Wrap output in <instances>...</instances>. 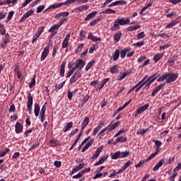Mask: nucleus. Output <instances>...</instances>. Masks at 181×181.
I'll return each instance as SVG.
<instances>
[{
	"mask_svg": "<svg viewBox=\"0 0 181 181\" xmlns=\"http://www.w3.org/2000/svg\"><path fill=\"white\" fill-rule=\"evenodd\" d=\"M76 65L78 66V69H76V71H81V70L84 69V66H86V62L83 61V59H78L76 61Z\"/></svg>",
	"mask_w": 181,
	"mask_h": 181,
	"instance_id": "7",
	"label": "nucleus"
},
{
	"mask_svg": "<svg viewBox=\"0 0 181 181\" xmlns=\"http://www.w3.org/2000/svg\"><path fill=\"white\" fill-rule=\"evenodd\" d=\"M16 134H21L23 131V125L21 122H17L15 125Z\"/></svg>",
	"mask_w": 181,
	"mask_h": 181,
	"instance_id": "12",
	"label": "nucleus"
},
{
	"mask_svg": "<svg viewBox=\"0 0 181 181\" xmlns=\"http://www.w3.org/2000/svg\"><path fill=\"white\" fill-rule=\"evenodd\" d=\"M9 42H11V40H9V39L4 38V41H2L0 45V47L1 49H5V47L6 46V45H8V43H9Z\"/></svg>",
	"mask_w": 181,
	"mask_h": 181,
	"instance_id": "37",
	"label": "nucleus"
},
{
	"mask_svg": "<svg viewBox=\"0 0 181 181\" xmlns=\"http://www.w3.org/2000/svg\"><path fill=\"white\" fill-rule=\"evenodd\" d=\"M131 22V19L129 18H127L126 20L125 18H117L115 20L113 26L110 28V30H112L113 32H115L116 30H118L120 28L119 25L121 26H124V25H128Z\"/></svg>",
	"mask_w": 181,
	"mask_h": 181,
	"instance_id": "1",
	"label": "nucleus"
},
{
	"mask_svg": "<svg viewBox=\"0 0 181 181\" xmlns=\"http://www.w3.org/2000/svg\"><path fill=\"white\" fill-rule=\"evenodd\" d=\"M162 59H163V54L162 53H157L153 57V61L156 63H158L159 60H162Z\"/></svg>",
	"mask_w": 181,
	"mask_h": 181,
	"instance_id": "21",
	"label": "nucleus"
},
{
	"mask_svg": "<svg viewBox=\"0 0 181 181\" xmlns=\"http://www.w3.org/2000/svg\"><path fill=\"white\" fill-rule=\"evenodd\" d=\"M70 40V33L67 34L62 42V49H66L69 46V41Z\"/></svg>",
	"mask_w": 181,
	"mask_h": 181,
	"instance_id": "13",
	"label": "nucleus"
},
{
	"mask_svg": "<svg viewBox=\"0 0 181 181\" xmlns=\"http://www.w3.org/2000/svg\"><path fill=\"white\" fill-rule=\"evenodd\" d=\"M121 36H122L121 31L116 32L113 36L115 42H119V40H121Z\"/></svg>",
	"mask_w": 181,
	"mask_h": 181,
	"instance_id": "20",
	"label": "nucleus"
},
{
	"mask_svg": "<svg viewBox=\"0 0 181 181\" xmlns=\"http://www.w3.org/2000/svg\"><path fill=\"white\" fill-rule=\"evenodd\" d=\"M89 6H79L76 8H75V11H76V12H83V11H87V9H88Z\"/></svg>",
	"mask_w": 181,
	"mask_h": 181,
	"instance_id": "32",
	"label": "nucleus"
},
{
	"mask_svg": "<svg viewBox=\"0 0 181 181\" xmlns=\"http://www.w3.org/2000/svg\"><path fill=\"white\" fill-rule=\"evenodd\" d=\"M100 21H101L100 18H96V19H93L90 22V26H95V25H97V23H98V22H100Z\"/></svg>",
	"mask_w": 181,
	"mask_h": 181,
	"instance_id": "46",
	"label": "nucleus"
},
{
	"mask_svg": "<svg viewBox=\"0 0 181 181\" xmlns=\"http://www.w3.org/2000/svg\"><path fill=\"white\" fill-rule=\"evenodd\" d=\"M156 155H158V154H157V153H156V152L151 153V154L146 158V160L144 162H146V163L149 162V160H151V159H153V158H155V156H156Z\"/></svg>",
	"mask_w": 181,
	"mask_h": 181,
	"instance_id": "48",
	"label": "nucleus"
},
{
	"mask_svg": "<svg viewBox=\"0 0 181 181\" xmlns=\"http://www.w3.org/2000/svg\"><path fill=\"white\" fill-rule=\"evenodd\" d=\"M95 63V61H94V60L90 61V62L87 64V65H86V68H85L86 71H88V70H90V69H91V66H92Z\"/></svg>",
	"mask_w": 181,
	"mask_h": 181,
	"instance_id": "36",
	"label": "nucleus"
},
{
	"mask_svg": "<svg viewBox=\"0 0 181 181\" xmlns=\"http://www.w3.org/2000/svg\"><path fill=\"white\" fill-rule=\"evenodd\" d=\"M147 81H144V79H142L141 81H139L137 83V86H139V87H140V88H142L144 87V86H145L146 84Z\"/></svg>",
	"mask_w": 181,
	"mask_h": 181,
	"instance_id": "53",
	"label": "nucleus"
},
{
	"mask_svg": "<svg viewBox=\"0 0 181 181\" xmlns=\"http://www.w3.org/2000/svg\"><path fill=\"white\" fill-rule=\"evenodd\" d=\"M101 125H104V122H101L100 124H98L94 129L92 135L93 136H95V135H97V134H98V132L100 131V129H101V128H103V126Z\"/></svg>",
	"mask_w": 181,
	"mask_h": 181,
	"instance_id": "22",
	"label": "nucleus"
},
{
	"mask_svg": "<svg viewBox=\"0 0 181 181\" xmlns=\"http://www.w3.org/2000/svg\"><path fill=\"white\" fill-rule=\"evenodd\" d=\"M156 155H158V154H157V153H156V152L151 153V154L146 158V160L144 162H146V163L149 162V160H151V159H153V158H155V156H156Z\"/></svg>",
	"mask_w": 181,
	"mask_h": 181,
	"instance_id": "50",
	"label": "nucleus"
},
{
	"mask_svg": "<svg viewBox=\"0 0 181 181\" xmlns=\"http://www.w3.org/2000/svg\"><path fill=\"white\" fill-rule=\"evenodd\" d=\"M82 74L83 72L81 71L76 70L69 80L70 84H73V83H76L78 78H81Z\"/></svg>",
	"mask_w": 181,
	"mask_h": 181,
	"instance_id": "4",
	"label": "nucleus"
},
{
	"mask_svg": "<svg viewBox=\"0 0 181 181\" xmlns=\"http://www.w3.org/2000/svg\"><path fill=\"white\" fill-rule=\"evenodd\" d=\"M73 128V122H69L63 129V132L66 133L67 131H70Z\"/></svg>",
	"mask_w": 181,
	"mask_h": 181,
	"instance_id": "25",
	"label": "nucleus"
},
{
	"mask_svg": "<svg viewBox=\"0 0 181 181\" xmlns=\"http://www.w3.org/2000/svg\"><path fill=\"white\" fill-rule=\"evenodd\" d=\"M158 77H159V74H158L157 73H155L154 74H153L152 76H149L146 81H147V83L150 82L151 84L152 83H153L156 78H158Z\"/></svg>",
	"mask_w": 181,
	"mask_h": 181,
	"instance_id": "16",
	"label": "nucleus"
},
{
	"mask_svg": "<svg viewBox=\"0 0 181 181\" xmlns=\"http://www.w3.org/2000/svg\"><path fill=\"white\" fill-rule=\"evenodd\" d=\"M102 151H103V146L98 147L95 151V153L90 158V161L94 162V160H95V159H97V158L100 156V153H101Z\"/></svg>",
	"mask_w": 181,
	"mask_h": 181,
	"instance_id": "10",
	"label": "nucleus"
},
{
	"mask_svg": "<svg viewBox=\"0 0 181 181\" xmlns=\"http://www.w3.org/2000/svg\"><path fill=\"white\" fill-rule=\"evenodd\" d=\"M69 15H70V13L69 11L59 13L55 16V19H57V21H59V19H61V21L65 20L64 21V23L66 21H67V16H69Z\"/></svg>",
	"mask_w": 181,
	"mask_h": 181,
	"instance_id": "5",
	"label": "nucleus"
},
{
	"mask_svg": "<svg viewBox=\"0 0 181 181\" xmlns=\"http://www.w3.org/2000/svg\"><path fill=\"white\" fill-rule=\"evenodd\" d=\"M129 155H131V153H129V151H123L120 153V158H127V156H129Z\"/></svg>",
	"mask_w": 181,
	"mask_h": 181,
	"instance_id": "51",
	"label": "nucleus"
},
{
	"mask_svg": "<svg viewBox=\"0 0 181 181\" xmlns=\"http://www.w3.org/2000/svg\"><path fill=\"white\" fill-rule=\"evenodd\" d=\"M66 68V62L63 61L62 64H61V69L59 71V76H61V77H64V73H66L65 69Z\"/></svg>",
	"mask_w": 181,
	"mask_h": 181,
	"instance_id": "18",
	"label": "nucleus"
},
{
	"mask_svg": "<svg viewBox=\"0 0 181 181\" xmlns=\"http://www.w3.org/2000/svg\"><path fill=\"white\" fill-rule=\"evenodd\" d=\"M110 81V78H105L103 79L102 81H101V83H100L98 86V88H96V91H100V90H103V88L104 87V85L109 82Z\"/></svg>",
	"mask_w": 181,
	"mask_h": 181,
	"instance_id": "15",
	"label": "nucleus"
},
{
	"mask_svg": "<svg viewBox=\"0 0 181 181\" xmlns=\"http://www.w3.org/2000/svg\"><path fill=\"white\" fill-rule=\"evenodd\" d=\"M10 149L8 148H4V151H0V158H4V156H5V155H6L8 153V152H9Z\"/></svg>",
	"mask_w": 181,
	"mask_h": 181,
	"instance_id": "45",
	"label": "nucleus"
},
{
	"mask_svg": "<svg viewBox=\"0 0 181 181\" xmlns=\"http://www.w3.org/2000/svg\"><path fill=\"white\" fill-rule=\"evenodd\" d=\"M36 75H34L31 81L29 83V88H33L36 86Z\"/></svg>",
	"mask_w": 181,
	"mask_h": 181,
	"instance_id": "29",
	"label": "nucleus"
},
{
	"mask_svg": "<svg viewBox=\"0 0 181 181\" xmlns=\"http://www.w3.org/2000/svg\"><path fill=\"white\" fill-rule=\"evenodd\" d=\"M49 50H50V46H46L44 48L43 52H42L40 60L41 62H44V60L47 57V54H49Z\"/></svg>",
	"mask_w": 181,
	"mask_h": 181,
	"instance_id": "8",
	"label": "nucleus"
},
{
	"mask_svg": "<svg viewBox=\"0 0 181 181\" xmlns=\"http://www.w3.org/2000/svg\"><path fill=\"white\" fill-rule=\"evenodd\" d=\"M131 50V48L128 49H124L123 50L120 51V57L122 59H124L125 57V56H127V53H128V52H129Z\"/></svg>",
	"mask_w": 181,
	"mask_h": 181,
	"instance_id": "34",
	"label": "nucleus"
},
{
	"mask_svg": "<svg viewBox=\"0 0 181 181\" xmlns=\"http://www.w3.org/2000/svg\"><path fill=\"white\" fill-rule=\"evenodd\" d=\"M107 159H108V156L101 157L100 159L94 164V166L102 165V163H104L105 160H107Z\"/></svg>",
	"mask_w": 181,
	"mask_h": 181,
	"instance_id": "27",
	"label": "nucleus"
},
{
	"mask_svg": "<svg viewBox=\"0 0 181 181\" xmlns=\"http://www.w3.org/2000/svg\"><path fill=\"white\" fill-rule=\"evenodd\" d=\"M153 142L155 143V145L158 148H160V146H162V141H160L159 140H153Z\"/></svg>",
	"mask_w": 181,
	"mask_h": 181,
	"instance_id": "60",
	"label": "nucleus"
},
{
	"mask_svg": "<svg viewBox=\"0 0 181 181\" xmlns=\"http://www.w3.org/2000/svg\"><path fill=\"white\" fill-rule=\"evenodd\" d=\"M94 142V140L90 139L88 143L83 146V148L81 150V152H86L87 149H88L91 145H93V143Z\"/></svg>",
	"mask_w": 181,
	"mask_h": 181,
	"instance_id": "24",
	"label": "nucleus"
},
{
	"mask_svg": "<svg viewBox=\"0 0 181 181\" xmlns=\"http://www.w3.org/2000/svg\"><path fill=\"white\" fill-rule=\"evenodd\" d=\"M34 112L35 117H39V113L40 112V105H39V103H35Z\"/></svg>",
	"mask_w": 181,
	"mask_h": 181,
	"instance_id": "23",
	"label": "nucleus"
},
{
	"mask_svg": "<svg viewBox=\"0 0 181 181\" xmlns=\"http://www.w3.org/2000/svg\"><path fill=\"white\" fill-rule=\"evenodd\" d=\"M43 9H45V5L39 6L37 8V13H40Z\"/></svg>",
	"mask_w": 181,
	"mask_h": 181,
	"instance_id": "64",
	"label": "nucleus"
},
{
	"mask_svg": "<svg viewBox=\"0 0 181 181\" xmlns=\"http://www.w3.org/2000/svg\"><path fill=\"white\" fill-rule=\"evenodd\" d=\"M63 6L62 3H55L54 4H51L44 12H47L49 9H57V8H60Z\"/></svg>",
	"mask_w": 181,
	"mask_h": 181,
	"instance_id": "14",
	"label": "nucleus"
},
{
	"mask_svg": "<svg viewBox=\"0 0 181 181\" xmlns=\"http://www.w3.org/2000/svg\"><path fill=\"white\" fill-rule=\"evenodd\" d=\"M64 84H66V81L64 82H61L60 83H59L58 85H56L55 86V91L57 93H59V90H62V88H63V87L64 86Z\"/></svg>",
	"mask_w": 181,
	"mask_h": 181,
	"instance_id": "30",
	"label": "nucleus"
},
{
	"mask_svg": "<svg viewBox=\"0 0 181 181\" xmlns=\"http://www.w3.org/2000/svg\"><path fill=\"white\" fill-rule=\"evenodd\" d=\"M83 47H84V44H83V43L80 44L77 47L76 49H75V51H74L75 54H77V53L81 52V50L83 49Z\"/></svg>",
	"mask_w": 181,
	"mask_h": 181,
	"instance_id": "44",
	"label": "nucleus"
},
{
	"mask_svg": "<svg viewBox=\"0 0 181 181\" xmlns=\"http://www.w3.org/2000/svg\"><path fill=\"white\" fill-rule=\"evenodd\" d=\"M97 15V11H93L90 13H89L86 17L85 18V21H91V19H93V18H95V16Z\"/></svg>",
	"mask_w": 181,
	"mask_h": 181,
	"instance_id": "17",
	"label": "nucleus"
},
{
	"mask_svg": "<svg viewBox=\"0 0 181 181\" xmlns=\"http://www.w3.org/2000/svg\"><path fill=\"white\" fill-rule=\"evenodd\" d=\"M165 80H166V73L163 74V75L157 79V81L159 83L160 81H165Z\"/></svg>",
	"mask_w": 181,
	"mask_h": 181,
	"instance_id": "52",
	"label": "nucleus"
},
{
	"mask_svg": "<svg viewBox=\"0 0 181 181\" xmlns=\"http://www.w3.org/2000/svg\"><path fill=\"white\" fill-rule=\"evenodd\" d=\"M119 124H120L119 121H117L113 124H109L107 126V128H109V132H111V131H114V129H115L116 127H118V125H119Z\"/></svg>",
	"mask_w": 181,
	"mask_h": 181,
	"instance_id": "26",
	"label": "nucleus"
},
{
	"mask_svg": "<svg viewBox=\"0 0 181 181\" xmlns=\"http://www.w3.org/2000/svg\"><path fill=\"white\" fill-rule=\"evenodd\" d=\"M79 39L81 40H83V39H84L85 36H86V31L84 30H81L80 33H79Z\"/></svg>",
	"mask_w": 181,
	"mask_h": 181,
	"instance_id": "61",
	"label": "nucleus"
},
{
	"mask_svg": "<svg viewBox=\"0 0 181 181\" xmlns=\"http://www.w3.org/2000/svg\"><path fill=\"white\" fill-rule=\"evenodd\" d=\"M39 145H40V143H39V141L34 143L32 145V146L29 148V151H33V149L37 148V146H39Z\"/></svg>",
	"mask_w": 181,
	"mask_h": 181,
	"instance_id": "58",
	"label": "nucleus"
},
{
	"mask_svg": "<svg viewBox=\"0 0 181 181\" xmlns=\"http://www.w3.org/2000/svg\"><path fill=\"white\" fill-rule=\"evenodd\" d=\"M89 122H90V117H85L81 124V129H86V127H87V125H88Z\"/></svg>",
	"mask_w": 181,
	"mask_h": 181,
	"instance_id": "19",
	"label": "nucleus"
},
{
	"mask_svg": "<svg viewBox=\"0 0 181 181\" xmlns=\"http://www.w3.org/2000/svg\"><path fill=\"white\" fill-rule=\"evenodd\" d=\"M173 26H176V24L173 22V21H172L171 23H168L165 27V29H170V28H173Z\"/></svg>",
	"mask_w": 181,
	"mask_h": 181,
	"instance_id": "55",
	"label": "nucleus"
},
{
	"mask_svg": "<svg viewBox=\"0 0 181 181\" xmlns=\"http://www.w3.org/2000/svg\"><path fill=\"white\" fill-rule=\"evenodd\" d=\"M127 141H128V138H127V136H120L117 139V141L119 143L127 142Z\"/></svg>",
	"mask_w": 181,
	"mask_h": 181,
	"instance_id": "47",
	"label": "nucleus"
},
{
	"mask_svg": "<svg viewBox=\"0 0 181 181\" xmlns=\"http://www.w3.org/2000/svg\"><path fill=\"white\" fill-rule=\"evenodd\" d=\"M165 162V160L164 159H161L158 163V164L156 165V166L153 167V170L154 172H156V170H158L159 169V168H160L163 165V163Z\"/></svg>",
	"mask_w": 181,
	"mask_h": 181,
	"instance_id": "28",
	"label": "nucleus"
},
{
	"mask_svg": "<svg viewBox=\"0 0 181 181\" xmlns=\"http://www.w3.org/2000/svg\"><path fill=\"white\" fill-rule=\"evenodd\" d=\"M49 144L52 148H54L56 146H59V141L56 139H52L49 141Z\"/></svg>",
	"mask_w": 181,
	"mask_h": 181,
	"instance_id": "42",
	"label": "nucleus"
},
{
	"mask_svg": "<svg viewBox=\"0 0 181 181\" xmlns=\"http://www.w3.org/2000/svg\"><path fill=\"white\" fill-rule=\"evenodd\" d=\"M166 86V82H164L163 83H160L159 86H158L152 92L151 97H155L163 87Z\"/></svg>",
	"mask_w": 181,
	"mask_h": 181,
	"instance_id": "9",
	"label": "nucleus"
},
{
	"mask_svg": "<svg viewBox=\"0 0 181 181\" xmlns=\"http://www.w3.org/2000/svg\"><path fill=\"white\" fill-rule=\"evenodd\" d=\"M177 60V56H174L171 58V59L168 60V63L170 66H174L175 65V62Z\"/></svg>",
	"mask_w": 181,
	"mask_h": 181,
	"instance_id": "43",
	"label": "nucleus"
},
{
	"mask_svg": "<svg viewBox=\"0 0 181 181\" xmlns=\"http://www.w3.org/2000/svg\"><path fill=\"white\" fill-rule=\"evenodd\" d=\"M33 12H35V10H33V9H30L28 12H26L23 16V18H21L20 19V21H19L20 23L25 22V21H26V19H28V18H29V16H30L32 15V13H33Z\"/></svg>",
	"mask_w": 181,
	"mask_h": 181,
	"instance_id": "11",
	"label": "nucleus"
},
{
	"mask_svg": "<svg viewBox=\"0 0 181 181\" xmlns=\"http://www.w3.org/2000/svg\"><path fill=\"white\" fill-rule=\"evenodd\" d=\"M165 83L169 84L170 83H173L179 78V74L178 73H165Z\"/></svg>",
	"mask_w": 181,
	"mask_h": 181,
	"instance_id": "3",
	"label": "nucleus"
},
{
	"mask_svg": "<svg viewBox=\"0 0 181 181\" xmlns=\"http://www.w3.org/2000/svg\"><path fill=\"white\" fill-rule=\"evenodd\" d=\"M15 111H16V108L15 107V104L12 103L10 105V108L8 110L9 112H15Z\"/></svg>",
	"mask_w": 181,
	"mask_h": 181,
	"instance_id": "59",
	"label": "nucleus"
},
{
	"mask_svg": "<svg viewBox=\"0 0 181 181\" xmlns=\"http://www.w3.org/2000/svg\"><path fill=\"white\" fill-rule=\"evenodd\" d=\"M134 163V159L129 160L126 163H124L123 168H124V170H127L128 169L129 166H131Z\"/></svg>",
	"mask_w": 181,
	"mask_h": 181,
	"instance_id": "38",
	"label": "nucleus"
},
{
	"mask_svg": "<svg viewBox=\"0 0 181 181\" xmlns=\"http://www.w3.org/2000/svg\"><path fill=\"white\" fill-rule=\"evenodd\" d=\"M151 127L149 128H146V129H143L141 130H139L137 132H136V135H145V134H146V132H148V131H149Z\"/></svg>",
	"mask_w": 181,
	"mask_h": 181,
	"instance_id": "40",
	"label": "nucleus"
},
{
	"mask_svg": "<svg viewBox=\"0 0 181 181\" xmlns=\"http://www.w3.org/2000/svg\"><path fill=\"white\" fill-rule=\"evenodd\" d=\"M33 105V97L30 93H28V105L27 107L29 112V114H32V107Z\"/></svg>",
	"mask_w": 181,
	"mask_h": 181,
	"instance_id": "6",
	"label": "nucleus"
},
{
	"mask_svg": "<svg viewBox=\"0 0 181 181\" xmlns=\"http://www.w3.org/2000/svg\"><path fill=\"white\" fill-rule=\"evenodd\" d=\"M141 25H136L134 26H129L127 28V32H134V30H137V29H140Z\"/></svg>",
	"mask_w": 181,
	"mask_h": 181,
	"instance_id": "31",
	"label": "nucleus"
},
{
	"mask_svg": "<svg viewBox=\"0 0 181 181\" xmlns=\"http://www.w3.org/2000/svg\"><path fill=\"white\" fill-rule=\"evenodd\" d=\"M83 172L80 171L78 174L73 176V179H80L83 176Z\"/></svg>",
	"mask_w": 181,
	"mask_h": 181,
	"instance_id": "62",
	"label": "nucleus"
},
{
	"mask_svg": "<svg viewBox=\"0 0 181 181\" xmlns=\"http://www.w3.org/2000/svg\"><path fill=\"white\" fill-rule=\"evenodd\" d=\"M78 170H80V169L78 168V166H76L72 170V171L70 172L69 175L71 176V175H74V173H77Z\"/></svg>",
	"mask_w": 181,
	"mask_h": 181,
	"instance_id": "63",
	"label": "nucleus"
},
{
	"mask_svg": "<svg viewBox=\"0 0 181 181\" xmlns=\"http://www.w3.org/2000/svg\"><path fill=\"white\" fill-rule=\"evenodd\" d=\"M156 155H158V154H157V153H156V152L151 153V154L146 158V160L144 162H146V163L149 162V160H151V159H153V158H155V156H156Z\"/></svg>",
	"mask_w": 181,
	"mask_h": 181,
	"instance_id": "49",
	"label": "nucleus"
},
{
	"mask_svg": "<svg viewBox=\"0 0 181 181\" xmlns=\"http://www.w3.org/2000/svg\"><path fill=\"white\" fill-rule=\"evenodd\" d=\"M115 2L116 4V6H117V5H127V1H125V0H119V1H116Z\"/></svg>",
	"mask_w": 181,
	"mask_h": 181,
	"instance_id": "56",
	"label": "nucleus"
},
{
	"mask_svg": "<svg viewBox=\"0 0 181 181\" xmlns=\"http://www.w3.org/2000/svg\"><path fill=\"white\" fill-rule=\"evenodd\" d=\"M66 20H60L59 23H57L52 26L50 27V28L48 30V32L51 33L49 37L52 39V37H54L56 35H57V32H59V28L62 26Z\"/></svg>",
	"mask_w": 181,
	"mask_h": 181,
	"instance_id": "2",
	"label": "nucleus"
},
{
	"mask_svg": "<svg viewBox=\"0 0 181 181\" xmlns=\"http://www.w3.org/2000/svg\"><path fill=\"white\" fill-rule=\"evenodd\" d=\"M119 58V49H117L115 51L114 54H113V62H117L118 59Z\"/></svg>",
	"mask_w": 181,
	"mask_h": 181,
	"instance_id": "41",
	"label": "nucleus"
},
{
	"mask_svg": "<svg viewBox=\"0 0 181 181\" xmlns=\"http://www.w3.org/2000/svg\"><path fill=\"white\" fill-rule=\"evenodd\" d=\"M46 107H47V103H45L42 105L40 114H43V115H45V114L46 113Z\"/></svg>",
	"mask_w": 181,
	"mask_h": 181,
	"instance_id": "54",
	"label": "nucleus"
},
{
	"mask_svg": "<svg viewBox=\"0 0 181 181\" xmlns=\"http://www.w3.org/2000/svg\"><path fill=\"white\" fill-rule=\"evenodd\" d=\"M76 2V0H66L65 2L62 3V5L67 6V5H71V4H73Z\"/></svg>",
	"mask_w": 181,
	"mask_h": 181,
	"instance_id": "57",
	"label": "nucleus"
},
{
	"mask_svg": "<svg viewBox=\"0 0 181 181\" xmlns=\"http://www.w3.org/2000/svg\"><path fill=\"white\" fill-rule=\"evenodd\" d=\"M110 156L112 159H118V158H121V152L120 151H117L115 153H111Z\"/></svg>",
	"mask_w": 181,
	"mask_h": 181,
	"instance_id": "33",
	"label": "nucleus"
},
{
	"mask_svg": "<svg viewBox=\"0 0 181 181\" xmlns=\"http://www.w3.org/2000/svg\"><path fill=\"white\" fill-rule=\"evenodd\" d=\"M117 67L118 64L112 66V67L110 69V73H112V74H115V73H118Z\"/></svg>",
	"mask_w": 181,
	"mask_h": 181,
	"instance_id": "39",
	"label": "nucleus"
},
{
	"mask_svg": "<svg viewBox=\"0 0 181 181\" xmlns=\"http://www.w3.org/2000/svg\"><path fill=\"white\" fill-rule=\"evenodd\" d=\"M117 11L115 10H112V8H107L105 11H103L101 13H104L105 15L111 14V13H116Z\"/></svg>",
	"mask_w": 181,
	"mask_h": 181,
	"instance_id": "35",
	"label": "nucleus"
}]
</instances>
